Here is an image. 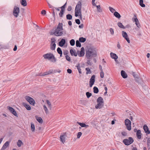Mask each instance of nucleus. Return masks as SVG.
Here are the masks:
<instances>
[{"label":"nucleus","mask_w":150,"mask_h":150,"mask_svg":"<svg viewBox=\"0 0 150 150\" xmlns=\"http://www.w3.org/2000/svg\"><path fill=\"white\" fill-rule=\"evenodd\" d=\"M81 5V2L80 1H79L76 6L75 10V16L76 17L79 16V18L81 20L82 19Z\"/></svg>","instance_id":"1"},{"label":"nucleus","mask_w":150,"mask_h":150,"mask_svg":"<svg viewBox=\"0 0 150 150\" xmlns=\"http://www.w3.org/2000/svg\"><path fill=\"white\" fill-rule=\"evenodd\" d=\"M96 55V51L92 48H89L86 50V56L88 59H90L93 56L95 57Z\"/></svg>","instance_id":"2"},{"label":"nucleus","mask_w":150,"mask_h":150,"mask_svg":"<svg viewBox=\"0 0 150 150\" xmlns=\"http://www.w3.org/2000/svg\"><path fill=\"white\" fill-rule=\"evenodd\" d=\"M63 30L56 28L54 30H53L51 31L50 33V35H54L58 37L61 36L63 34Z\"/></svg>","instance_id":"3"},{"label":"nucleus","mask_w":150,"mask_h":150,"mask_svg":"<svg viewBox=\"0 0 150 150\" xmlns=\"http://www.w3.org/2000/svg\"><path fill=\"white\" fill-rule=\"evenodd\" d=\"M98 104L95 106L96 108L100 109L103 106V100L101 97H99L97 100Z\"/></svg>","instance_id":"4"},{"label":"nucleus","mask_w":150,"mask_h":150,"mask_svg":"<svg viewBox=\"0 0 150 150\" xmlns=\"http://www.w3.org/2000/svg\"><path fill=\"white\" fill-rule=\"evenodd\" d=\"M134 142V139L132 137H129L128 139H125L123 142L126 145H129Z\"/></svg>","instance_id":"5"},{"label":"nucleus","mask_w":150,"mask_h":150,"mask_svg":"<svg viewBox=\"0 0 150 150\" xmlns=\"http://www.w3.org/2000/svg\"><path fill=\"white\" fill-rule=\"evenodd\" d=\"M56 40L54 38H52L51 39V43L50 49L51 50H54L55 49L56 44L55 42Z\"/></svg>","instance_id":"6"},{"label":"nucleus","mask_w":150,"mask_h":150,"mask_svg":"<svg viewBox=\"0 0 150 150\" xmlns=\"http://www.w3.org/2000/svg\"><path fill=\"white\" fill-rule=\"evenodd\" d=\"M125 124L126 127L127 129L128 130L130 131L131 130V122L130 120L128 119H126L125 121Z\"/></svg>","instance_id":"7"},{"label":"nucleus","mask_w":150,"mask_h":150,"mask_svg":"<svg viewBox=\"0 0 150 150\" xmlns=\"http://www.w3.org/2000/svg\"><path fill=\"white\" fill-rule=\"evenodd\" d=\"M25 99L31 105H34L35 101L32 98L27 96L25 97Z\"/></svg>","instance_id":"8"},{"label":"nucleus","mask_w":150,"mask_h":150,"mask_svg":"<svg viewBox=\"0 0 150 150\" xmlns=\"http://www.w3.org/2000/svg\"><path fill=\"white\" fill-rule=\"evenodd\" d=\"M19 12V9L18 7L15 6L14 8L13 13V15L16 17L18 16V13Z\"/></svg>","instance_id":"9"},{"label":"nucleus","mask_w":150,"mask_h":150,"mask_svg":"<svg viewBox=\"0 0 150 150\" xmlns=\"http://www.w3.org/2000/svg\"><path fill=\"white\" fill-rule=\"evenodd\" d=\"M95 76L94 75H92L89 81V86L90 87H91L94 84L95 81Z\"/></svg>","instance_id":"10"},{"label":"nucleus","mask_w":150,"mask_h":150,"mask_svg":"<svg viewBox=\"0 0 150 150\" xmlns=\"http://www.w3.org/2000/svg\"><path fill=\"white\" fill-rule=\"evenodd\" d=\"M132 20L134 21L135 22V24L137 26L138 28H139L140 27V24L139 23V21L137 18V16L136 14H134V18H132Z\"/></svg>","instance_id":"11"},{"label":"nucleus","mask_w":150,"mask_h":150,"mask_svg":"<svg viewBox=\"0 0 150 150\" xmlns=\"http://www.w3.org/2000/svg\"><path fill=\"white\" fill-rule=\"evenodd\" d=\"M79 57H83L85 54V50L83 47H82L81 48V51H77Z\"/></svg>","instance_id":"12"},{"label":"nucleus","mask_w":150,"mask_h":150,"mask_svg":"<svg viewBox=\"0 0 150 150\" xmlns=\"http://www.w3.org/2000/svg\"><path fill=\"white\" fill-rule=\"evenodd\" d=\"M122 35L123 37L127 40L128 43H130L129 38L128 37V35L127 33L124 31L122 32Z\"/></svg>","instance_id":"13"},{"label":"nucleus","mask_w":150,"mask_h":150,"mask_svg":"<svg viewBox=\"0 0 150 150\" xmlns=\"http://www.w3.org/2000/svg\"><path fill=\"white\" fill-rule=\"evenodd\" d=\"M53 55L51 53H47L43 55V56L45 59L50 60L52 59V56Z\"/></svg>","instance_id":"14"},{"label":"nucleus","mask_w":150,"mask_h":150,"mask_svg":"<svg viewBox=\"0 0 150 150\" xmlns=\"http://www.w3.org/2000/svg\"><path fill=\"white\" fill-rule=\"evenodd\" d=\"M8 109L15 116H17L18 115L16 111L12 107L10 106H8Z\"/></svg>","instance_id":"15"},{"label":"nucleus","mask_w":150,"mask_h":150,"mask_svg":"<svg viewBox=\"0 0 150 150\" xmlns=\"http://www.w3.org/2000/svg\"><path fill=\"white\" fill-rule=\"evenodd\" d=\"M143 129L146 133L147 134H150V131L149 130V128L146 125H144L143 126Z\"/></svg>","instance_id":"16"},{"label":"nucleus","mask_w":150,"mask_h":150,"mask_svg":"<svg viewBox=\"0 0 150 150\" xmlns=\"http://www.w3.org/2000/svg\"><path fill=\"white\" fill-rule=\"evenodd\" d=\"M110 54L111 57L112 59H114L115 61L116 62L117 59L118 58V56L112 52L110 53Z\"/></svg>","instance_id":"17"},{"label":"nucleus","mask_w":150,"mask_h":150,"mask_svg":"<svg viewBox=\"0 0 150 150\" xmlns=\"http://www.w3.org/2000/svg\"><path fill=\"white\" fill-rule=\"evenodd\" d=\"M66 41L64 39H62L59 42V45L60 47H63L65 44Z\"/></svg>","instance_id":"18"},{"label":"nucleus","mask_w":150,"mask_h":150,"mask_svg":"<svg viewBox=\"0 0 150 150\" xmlns=\"http://www.w3.org/2000/svg\"><path fill=\"white\" fill-rule=\"evenodd\" d=\"M137 137L138 139H141L142 137V134L141 130L139 129L137 130L136 133Z\"/></svg>","instance_id":"19"},{"label":"nucleus","mask_w":150,"mask_h":150,"mask_svg":"<svg viewBox=\"0 0 150 150\" xmlns=\"http://www.w3.org/2000/svg\"><path fill=\"white\" fill-rule=\"evenodd\" d=\"M9 142L8 141L6 142L4 144L2 148L0 150H4L9 145Z\"/></svg>","instance_id":"20"},{"label":"nucleus","mask_w":150,"mask_h":150,"mask_svg":"<svg viewBox=\"0 0 150 150\" xmlns=\"http://www.w3.org/2000/svg\"><path fill=\"white\" fill-rule=\"evenodd\" d=\"M121 74L122 77L124 78H126L127 77V75L125 71L123 70H122L121 72Z\"/></svg>","instance_id":"21"},{"label":"nucleus","mask_w":150,"mask_h":150,"mask_svg":"<svg viewBox=\"0 0 150 150\" xmlns=\"http://www.w3.org/2000/svg\"><path fill=\"white\" fill-rule=\"evenodd\" d=\"M77 123L80 126H81V127H86V128H87L89 127V125H86L84 123H81L79 122H77Z\"/></svg>","instance_id":"22"},{"label":"nucleus","mask_w":150,"mask_h":150,"mask_svg":"<svg viewBox=\"0 0 150 150\" xmlns=\"http://www.w3.org/2000/svg\"><path fill=\"white\" fill-rule=\"evenodd\" d=\"M65 134H64L62 135H61L60 137V140L63 143H64L65 142Z\"/></svg>","instance_id":"23"},{"label":"nucleus","mask_w":150,"mask_h":150,"mask_svg":"<svg viewBox=\"0 0 150 150\" xmlns=\"http://www.w3.org/2000/svg\"><path fill=\"white\" fill-rule=\"evenodd\" d=\"M35 118L39 123H42L43 122V120L41 117H38L37 116H36Z\"/></svg>","instance_id":"24"},{"label":"nucleus","mask_w":150,"mask_h":150,"mask_svg":"<svg viewBox=\"0 0 150 150\" xmlns=\"http://www.w3.org/2000/svg\"><path fill=\"white\" fill-rule=\"evenodd\" d=\"M56 29L63 30L62 23H59Z\"/></svg>","instance_id":"25"},{"label":"nucleus","mask_w":150,"mask_h":150,"mask_svg":"<svg viewBox=\"0 0 150 150\" xmlns=\"http://www.w3.org/2000/svg\"><path fill=\"white\" fill-rule=\"evenodd\" d=\"M20 2L21 4L24 6H26L27 5L26 0H21Z\"/></svg>","instance_id":"26"},{"label":"nucleus","mask_w":150,"mask_h":150,"mask_svg":"<svg viewBox=\"0 0 150 150\" xmlns=\"http://www.w3.org/2000/svg\"><path fill=\"white\" fill-rule=\"evenodd\" d=\"M114 15L115 16V17L118 18H120L121 17L120 14L117 11L115 12L114 13Z\"/></svg>","instance_id":"27"},{"label":"nucleus","mask_w":150,"mask_h":150,"mask_svg":"<svg viewBox=\"0 0 150 150\" xmlns=\"http://www.w3.org/2000/svg\"><path fill=\"white\" fill-rule=\"evenodd\" d=\"M57 51L58 53L60 54V57H62V52L61 49L60 47H58L57 49Z\"/></svg>","instance_id":"28"},{"label":"nucleus","mask_w":150,"mask_h":150,"mask_svg":"<svg viewBox=\"0 0 150 150\" xmlns=\"http://www.w3.org/2000/svg\"><path fill=\"white\" fill-rule=\"evenodd\" d=\"M97 7V11L98 12H101L102 11V10L101 8L100 5H96L95 6Z\"/></svg>","instance_id":"29"},{"label":"nucleus","mask_w":150,"mask_h":150,"mask_svg":"<svg viewBox=\"0 0 150 150\" xmlns=\"http://www.w3.org/2000/svg\"><path fill=\"white\" fill-rule=\"evenodd\" d=\"M24 106L28 110H31V107L29 105L26 103H24Z\"/></svg>","instance_id":"30"},{"label":"nucleus","mask_w":150,"mask_h":150,"mask_svg":"<svg viewBox=\"0 0 150 150\" xmlns=\"http://www.w3.org/2000/svg\"><path fill=\"white\" fill-rule=\"evenodd\" d=\"M79 41L81 42H84L86 41V39L83 37H81L79 38Z\"/></svg>","instance_id":"31"},{"label":"nucleus","mask_w":150,"mask_h":150,"mask_svg":"<svg viewBox=\"0 0 150 150\" xmlns=\"http://www.w3.org/2000/svg\"><path fill=\"white\" fill-rule=\"evenodd\" d=\"M93 92L95 93H97L99 91L98 88L96 86H94L93 88Z\"/></svg>","instance_id":"32"},{"label":"nucleus","mask_w":150,"mask_h":150,"mask_svg":"<svg viewBox=\"0 0 150 150\" xmlns=\"http://www.w3.org/2000/svg\"><path fill=\"white\" fill-rule=\"evenodd\" d=\"M64 10H62L61 9L60 12L59 13V15L60 17L62 18L63 17V15L64 14Z\"/></svg>","instance_id":"33"},{"label":"nucleus","mask_w":150,"mask_h":150,"mask_svg":"<svg viewBox=\"0 0 150 150\" xmlns=\"http://www.w3.org/2000/svg\"><path fill=\"white\" fill-rule=\"evenodd\" d=\"M118 26L122 28L125 29V27L124 26V25H122V23L121 22H118L117 24Z\"/></svg>","instance_id":"34"},{"label":"nucleus","mask_w":150,"mask_h":150,"mask_svg":"<svg viewBox=\"0 0 150 150\" xmlns=\"http://www.w3.org/2000/svg\"><path fill=\"white\" fill-rule=\"evenodd\" d=\"M70 44L72 46H73L75 44V41L74 39H71L70 41Z\"/></svg>","instance_id":"35"},{"label":"nucleus","mask_w":150,"mask_h":150,"mask_svg":"<svg viewBox=\"0 0 150 150\" xmlns=\"http://www.w3.org/2000/svg\"><path fill=\"white\" fill-rule=\"evenodd\" d=\"M79 40H77L76 41V46L77 47H81V45Z\"/></svg>","instance_id":"36"},{"label":"nucleus","mask_w":150,"mask_h":150,"mask_svg":"<svg viewBox=\"0 0 150 150\" xmlns=\"http://www.w3.org/2000/svg\"><path fill=\"white\" fill-rule=\"evenodd\" d=\"M31 129L33 132H34L35 130V127L34 125L31 123Z\"/></svg>","instance_id":"37"},{"label":"nucleus","mask_w":150,"mask_h":150,"mask_svg":"<svg viewBox=\"0 0 150 150\" xmlns=\"http://www.w3.org/2000/svg\"><path fill=\"white\" fill-rule=\"evenodd\" d=\"M139 4L142 7H145V5L143 4V0H139Z\"/></svg>","instance_id":"38"},{"label":"nucleus","mask_w":150,"mask_h":150,"mask_svg":"<svg viewBox=\"0 0 150 150\" xmlns=\"http://www.w3.org/2000/svg\"><path fill=\"white\" fill-rule=\"evenodd\" d=\"M72 16L70 14H68L66 16V18L67 20H71L72 18Z\"/></svg>","instance_id":"39"},{"label":"nucleus","mask_w":150,"mask_h":150,"mask_svg":"<svg viewBox=\"0 0 150 150\" xmlns=\"http://www.w3.org/2000/svg\"><path fill=\"white\" fill-rule=\"evenodd\" d=\"M22 144V142L20 140H18L17 142V145L18 146L21 147Z\"/></svg>","instance_id":"40"},{"label":"nucleus","mask_w":150,"mask_h":150,"mask_svg":"<svg viewBox=\"0 0 150 150\" xmlns=\"http://www.w3.org/2000/svg\"><path fill=\"white\" fill-rule=\"evenodd\" d=\"M147 143L148 149H150V138H149L147 140Z\"/></svg>","instance_id":"41"},{"label":"nucleus","mask_w":150,"mask_h":150,"mask_svg":"<svg viewBox=\"0 0 150 150\" xmlns=\"http://www.w3.org/2000/svg\"><path fill=\"white\" fill-rule=\"evenodd\" d=\"M44 109L45 110L46 114H47L49 112L47 108L45 105H43Z\"/></svg>","instance_id":"42"},{"label":"nucleus","mask_w":150,"mask_h":150,"mask_svg":"<svg viewBox=\"0 0 150 150\" xmlns=\"http://www.w3.org/2000/svg\"><path fill=\"white\" fill-rule=\"evenodd\" d=\"M86 95L87 98H89L92 96V93L88 92L86 93Z\"/></svg>","instance_id":"43"},{"label":"nucleus","mask_w":150,"mask_h":150,"mask_svg":"<svg viewBox=\"0 0 150 150\" xmlns=\"http://www.w3.org/2000/svg\"><path fill=\"white\" fill-rule=\"evenodd\" d=\"M110 11L112 13H114L115 12V10L113 8L110 6L109 7Z\"/></svg>","instance_id":"44"},{"label":"nucleus","mask_w":150,"mask_h":150,"mask_svg":"<svg viewBox=\"0 0 150 150\" xmlns=\"http://www.w3.org/2000/svg\"><path fill=\"white\" fill-rule=\"evenodd\" d=\"M86 74H88V73L90 74L91 73V71L89 68H86Z\"/></svg>","instance_id":"45"},{"label":"nucleus","mask_w":150,"mask_h":150,"mask_svg":"<svg viewBox=\"0 0 150 150\" xmlns=\"http://www.w3.org/2000/svg\"><path fill=\"white\" fill-rule=\"evenodd\" d=\"M82 134V133L81 132H78L77 135V138L78 139L81 136Z\"/></svg>","instance_id":"46"},{"label":"nucleus","mask_w":150,"mask_h":150,"mask_svg":"<svg viewBox=\"0 0 150 150\" xmlns=\"http://www.w3.org/2000/svg\"><path fill=\"white\" fill-rule=\"evenodd\" d=\"M67 2L65 3V4L62 6L61 8V9L62 10H64L65 11V9L66 5Z\"/></svg>","instance_id":"47"},{"label":"nucleus","mask_w":150,"mask_h":150,"mask_svg":"<svg viewBox=\"0 0 150 150\" xmlns=\"http://www.w3.org/2000/svg\"><path fill=\"white\" fill-rule=\"evenodd\" d=\"M77 69L79 71V72L80 73H81V69H80V67L79 66H77Z\"/></svg>","instance_id":"48"},{"label":"nucleus","mask_w":150,"mask_h":150,"mask_svg":"<svg viewBox=\"0 0 150 150\" xmlns=\"http://www.w3.org/2000/svg\"><path fill=\"white\" fill-rule=\"evenodd\" d=\"M48 73L47 72V71L44 72L43 74H40L39 76H44L47 75H48Z\"/></svg>","instance_id":"49"},{"label":"nucleus","mask_w":150,"mask_h":150,"mask_svg":"<svg viewBox=\"0 0 150 150\" xmlns=\"http://www.w3.org/2000/svg\"><path fill=\"white\" fill-rule=\"evenodd\" d=\"M110 34L112 35H113L114 33V32L112 28H110Z\"/></svg>","instance_id":"50"},{"label":"nucleus","mask_w":150,"mask_h":150,"mask_svg":"<svg viewBox=\"0 0 150 150\" xmlns=\"http://www.w3.org/2000/svg\"><path fill=\"white\" fill-rule=\"evenodd\" d=\"M100 76L101 78H103L104 77V73L103 70H102L100 73Z\"/></svg>","instance_id":"51"},{"label":"nucleus","mask_w":150,"mask_h":150,"mask_svg":"<svg viewBox=\"0 0 150 150\" xmlns=\"http://www.w3.org/2000/svg\"><path fill=\"white\" fill-rule=\"evenodd\" d=\"M46 11L45 10H42L41 11V14L43 15H46Z\"/></svg>","instance_id":"52"},{"label":"nucleus","mask_w":150,"mask_h":150,"mask_svg":"<svg viewBox=\"0 0 150 150\" xmlns=\"http://www.w3.org/2000/svg\"><path fill=\"white\" fill-rule=\"evenodd\" d=\"M76 23L78 24L79 25L80 23V21L79 19H76L75 20Z\"/></svg>","instance_id":"53"},{"label":"nucleus","mask_w":150,"mask_h":150,"mask_svg":"<svg viewBox=\"0 0 150 150\" xmlns=\"http://www.w3.org/2000/svg\"><path fill=\"white\" fill-rule=\"evenodd\" d=\"M66 59L68 61H70V57L68 55H67L65 56Z\"/></svg>","instance_id":"54"},{"label":"nucleus","mask_w":150,"mask_h":150,"mask_svg":"<svg viewBox=\"0 0 150 150\" xmlns=\"http://www.w3.org/2000/svg\"><path fill=\"white\" fill-rule=\"evenodd\" d=\"M121 134L122 136H125L127 135V133L125 131L122 132H121Z\"/></svg>","instance_id":"55"},{"label":"nucleus","mask_w":150,"mask_h":150,"mask_svg":"<svg viewBox=\"0 0 150 150\" xmlns=\"http://www.w3.org/2000/svg\"><path fill=\"white\" fill-rule=\"evenodd\" d=\"M87 63L89 65H91V63L90 62V59H88Z\"/></svg>","instance_id":"56"},{"label":"nucleus","mask_w":150,"mask_h":150,"mask_svg":"<svg viewBox=\"0 0 150 150\" xmlns=\"http://www.w3.org/2000/svg\"><path fill=\"white\" fill-rule=\"evenodd\" d=\"M74 52H75V51H74L72 49H71L70 50V53L72 56L73 55V54H74Z\"/></svg>","instance_id":"57"},{"label":"nucleus","mask_w":150,"mask_h":150,"mask_svg":"<svg viewBox=\"0 0 150 150\" xmlns=\"http://www.w3.org/2000/svg\"><path fill=\"white\" fill-rule=\"evenodd\" d=\"M68 51L67 50H65L63 52V54L64 55H67L68 53Z\"/></svg>","instance_id":"58"},{"label":"nucleus","mask_w":150,"mask_h":150,"mask_svg":"<svg viewBox=\"0 0 150 150\" xmlns=\"http://www.w3.org/2000/svg\"><path fill=\"white\" fill-rule=\"evenodd\" d=\"M52 60H54V62H55L56 61V59L55 58V57H54V56L53 55H52ZM52 62H53V61H52Z\"/></svg>","instance_id":"59"},{"label":"nucleus","mask_w":150,"mask_h":150,"mask_svg":"<svg viewBox=\"0 0 150 150\" xmlns=\"http://www.w3.org/2000/svg\"><path fill=\"white\" fill-rule=\"evenodd\" d=\"M67 72L68 73L71 74L72 72V70L71 69H68L67 70Z\"/></svg>","instance_id":"60"},{"label":"nucleus","mask_w":150,"mask_h":150,"mask_svg":"<svg viewBox=\"0 0 150 150\" xmlns=\"http://www.w3.org/2000/svg\"><path fill=\"white\" fill-rule=\"evenodd\" d=\"M46 102L48 106H50V105H51V103L48 100H46Z\"/></svg>","instance_id":"61"},{"label":"nucleus","mask_w":150,"mask_h":150,"mask_svg":"<svg viewBox=\"0 0 150 150\" xmlns=\"http://www.w3.org/2000/svg\"><path fill=\"white\" fill-rule=\"evenodd\" d=\"M117 47L118 49H120L121 46L120 45V43L119 42H117Z\"/></svg>","instance_id":"62"},{"label":"nucleus","mask_w":150,"mask_h":150,"mask_svg":"<svg viewBox=\"0 0 150 150\" xmlns=\"http://www.w3.org/2000/svg\"><path fill=\"white\" fill-rule=\"evenodd\" d=\"M71 10V6H69L67 8V10L68 11H70Z\"/></svg>","instance_id":"63"},{"label":"nucleus","mask_w":150,"mask_h":150,"mask_svg":"<svg viewBox=\"0 0 150 150\" xmlns=\"http://www.w3.org/2000/svg\"><path fill=\"white\" fill-rule=\"evenodd\" d=\"M95 0H92V5L94 6H96V4L95 3Z\"/></svg>","instance_id":"64"}]
</instances>
